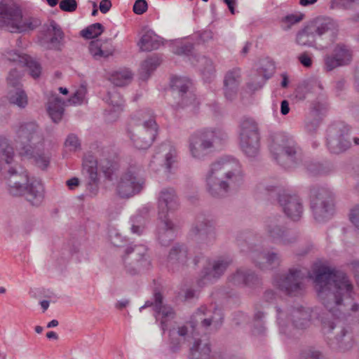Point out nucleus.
I'll use <instances>...</instances> for the list:
<instances>
[{
  "label": "nucleus",
  "instance_id": "nucleus-20",
  "mask_svg": "<svg viewBox=\"0 0 359 359\" xmlns=\"http://www.w3.org/2000/svg\"><path fill=\"white\" fill-rule=\"evenodd\" d=\"M348 129L342 125L332 126L327 130V145L333 154H340L351 147V142L346 137Z\"/></svg>",
  "mask_w": 359,
  "mask_h": 359
},
{
  "label": "nucleus",
  "instance_id": "nucleus-14",
  "mask_svg": "<svg viewBox=\"0 0 359 359\" xmlns=\"http://www.w3.org/2000/svg\"><path fill=\"white\" fill-rule=\"evenodd\" d=\"M259 140L257 123L252 118H243L240 123L239 145L246 156L255 158L259 154Z\"/></svg>",
  "mask_w": 359,
  "mask_h": 359
},
{
  "label": "nucleus",
  "instance_id": "nucleus-11",
  "mask_svg": "<svg viewBox=\"0 0 359 359\" xmlns=\"http://www.w3.org/2000/svg\"><path fill=\"white\" fill-rule=\"evenodd\" d=\"M310 206L316 221L323 222L330 218L335 210V198L327 187L316 186L310 190Z\"/></svg>",
  "mask_w": 359,
  "mask_h": 359
},
{
  "label": "nucleus",
  "instance_id": "nucleus-57",
  "mask_svg": "<svg viewBox=\"0 0 359 359\" xmlns=\"http://www.w3.org/2000/svg\"><path fill=\"white\" fill-rule=\"evenodd\" d=\"M349 217L351 222L359 229V205H355L351 210Z\"/></svg>",
  "mask_w": 359,
  "mask_h": 359
},
{
  "label": "nucleus",
  "instance_id": "nucleus-15",
  "mask_svg": "<svg viewBox=\"0 0 359 359\" xmlns=\"http://www.w3.org/2000/svg\"><path fill=\"white\" fill-rule=\"evenodd\" d=\"M123 257L125 270L127 273L135 276L150 269L151 263L144 245L128 247Z\"/></svg>",
  "mask_w": 359,
  "mask_h": 359
},
{
  "label": "nucleus",
  "instance_id": "nucleus-3",
  "mask_svg": "<svg viewBox=\"0 0 359 359\" xmlns=\"http://www.w3.org/2000/svg\"><path fill=\"white\" fill-rule=\"evenodd\" d=\"M337 34L338 25L334 20L318 17L297 32L296 42L302 46L313 47L318 44L327 48L335 41Z\"/></svg>",
  "mask_w": 359,
  "mask_h": 359
},
{
  "label": "nucleus",
  "instance_id": "nucleus-36",
  "mask_svg": "<svg viewBox=\"0 0 359 359\" xmlns=\"http://www.w3.org/2000/svg\"><path fill=\"white\" fill-rule=\"evenodd\" d=\"M41 144H36L31 147V155H20L22 157L31 159L36 166L44 170L46 169L50 163L51 155L48 151L41 150Z\"/></svg>",
  "mask_w": 359,
  "mask_h": 359
},
{
  "label": "nucleus",
  "instance_id": "nucleus-49",
  "mask_svg": "<svg viewBox=\"0 0 359 359\" xmlns=\"http://www.w3.org/2000/svg\"><path fill=\"white\" fill-rule=\"evenodd\" d=\"M20 79V73L16 69L11 70L7 77V83L9 89H16L18 88H22Z\"/></svg>",
  "mask_w": 359,
  "mask_h": 359
},
{
  "label": "nucleus",
  "instance_id": "nucleus-35",
  "mask_svg": "<svg viewBox=\"0 0 359 359\" xmlns=\"http://www.w3.org/2000/svg\"><path fill=\"white\" fill-rule=\"evenodd\" d=\"M229 282L236 286L251 287L258 282V278L249 269H239L229 276Z\"/></svg>",
  "mask_w": 359,
  "mask_h": 359
},
{
  "label": "nucleus",
  "instance_id": "nucleus-41",
  "mask_svg": "<svg viewBox=\"0 0 359 359\" xmlns=\"http://www.w3.org/2000/svg\"><path fill=\"white\" fill-rule=\"evenodd\" d=\"M196 62L194 65L201 74L207 79L210 78L215 71L212 60L205 56H201L196 60Z\"/></svg>",
  "mask_w": 359,
  "mask_h": 359
},
{
  "label": "nucleus",
  "instance_id": "nucleus-59",
  "mask_svg": "<svg viewBox=\"0 0 359 359\" xmlns=\"http://www.w3.org/2000/svg\"><path fill=\"white\" fill-rule=\"evenodd\" d=\"M307 169L313 175H323L326 173V172L322 168V165L319 163L309 165Z\"/></svg>",
  "mask_w": 359,
  "mask_h": 359
},
{
  "label": "nucleus",
  "instance_id": "nucleus-17",
  "mask_svg": "<svg viewBox=\"0 0 359 359\" xmlns=\"http://www.w3.org/2000/svg\"><path fill=\"white\" fill-rule=\"evenodd\" d=\"M65 34L61 27L54 20L44 25L39 37V45L47 50H61Z\"/></svg>",
  "mask_w": 359,
  "mask_h": 359
},
{
  "label": "nucleus",
  "instance_id": "nucleus-28",
  "mask_svg": "<svg viewBox=\"0 0 359 359\" xmlns=\"http://www.w3.org/2000/svg\"><path fill=\"white\" fill-rule=\"evenodd\" d=\"M249 257L262 270L273 269L280 263V257L275 252H266L258 249H252L249 252Z\"/></svg>",
  "mask_w": 359,
  "mask_h": 359
},
{
  "label": "nucleus",
  "instance_id": "nucleus-8",
  "mask_svg": "<svg viewBox=\"0 0 359 359\" xmlns=\"http://www.w3.org/2000/svg\"><path fill=\"white\" fill-rule=\"evenodd\" d=\"M226 138L221 129L205 128L194 132L189 137V151L192 158L203 160Z\"/></svg>",
  "mask_w": 359,
  "mask_h": 359
},
{
  "label": "nucleus",
  "instance_id": "nucleus-38",
  "mask_svg": "<svg viewBox=\"0 0 359 359\" xmlns=\"http://www.w3.org/2000/svg\"><path fill=\"white\" fill-rule=\"evenodd\" d=\"M160 45L158 37L152 31L145 32L138 42V46L142 51L156 50Z\"/></svg>",
  "mask_w": 359,
  "mask_h": 359
},
{
  "label": "nucleus",
  "instance_id": "nucleus-18",
  "mask_svg": "<svg viewBox=\"0 0 359 359\" xmlns=\"http://www.w3.org/2000/svg\"><path fill=\"white\" fill-rule=\"evenodd\" d=\"M280 219V217L269 218L264 226L265 233L272 243L277 245H288L294 243L297 240V237L282 225Z\"/></svg>",
  "mask_w": 359,
  "mask_h": 359
},
{
  "label": "nucleus",
  "instance_id": "nucleus-62",
  "mask_svg": "<svg viewBox=\"0 0 359 359\" xmlns=\"http://www.w3.org/2000/svg\"><path fill=\"white\" fill-rule=\"evenodd\" d=\"M177 334L179 336L184 337V340H187L189 337V334H191L193 335L192 332H191L187 326H182L178 328ZM194 337V336H191Z\"/></svg>",
  "mask_w": 359,
  "mask_h": 359
},
{
  "label": "nucleus",
  "instance_id": "nucleus-30",
  "mask_svg": "<svg viewBox=\"0 0 359 359\" xmlns=\"http://www.w3.org/2000/svg\"><path fill=\"white\" fill-rule=\"evenodd\" d=\"M196 322L201 321V325L208 327L210 325H213L215 327L219 326L223 319L222 313L218 309L214 308L212 311L207 309L206 306H201L194 315Z\"/></svg>",
  "mask_w": 359,
  "mask_h": 359
},
{
  "label": "nucleus",
  "instance_id": "nucleus-61",
  "mask_svg": "<svg viewBox=\"0 0 359 359\" xmlns=\"http://www.w3.org/2000/svg\"><path fill=\"white\" fill-rule=\"evenodd\" d=\"M318 126H319V120L316 119L313 121L306 123V130L309 133L313 134L317 130Z\"/></svg>",
  "mask_w": 359,
  "mask_h": 359
},
{
  "label": "nucleus",
  "instance_id": "nucleus-9",
  "mask_svg": "<svg viewBox=\"0 0 359 359\" xmlns=\"http://www.w3.org/2000/svg\"><path fill=\"white\" fill-rule=\"evenodd\" d=\"M41 24V20L37 17L23 18L20 8L15 5L6 7L0 13V28H5L12 33L32 31Z\"/></svg>",
  "mask_w": 359,
  "mask_h": 359
},
{
  "label": "nucleus",
  "instance_id": "nucleus-50",
  "mask_svg": "<svg viewBox=\"0 0 359 359\" xmlns=\"http://www.w3.org/2000/svg\"><path fill=\"white\" fill-rule=\"evenodd\" d=\"M28 57L29 56L27 55H22L20 54L18 52L14 50L7 51L5 54V57L8 61L19 62L22 64H24L26 60H27Z\"/></svg>",
  "mask_w": 359,
  "mask_h": 359
},
{
  "label": "nucleus",
  "instance_id": "nucleus-42",
  "mask_svg": "<svg viewBox=\"0 0 359 359\" xmlns=\"http://www.w3.org/2000/svg\"><path fill=\"white\" fill-rule=\"evenodd\" d=\"M160 60L156 56H153L145 60L141 65V75L144 79L149 78L150 74L160 65Z\"/></svg>",
  "mask_w": 359,
  "mask_h": 359
},
{
  "label": "nucleus",
  "instance_id": "nucleus-10",
  "mask_svg": "<svg viewBox=\"0 0 359 359\" xmlns=\"http://www.w3.org/2000/svg\"><path fill=\"white\" fill-rule=\"evenodd\" d=\"M14 142L20 155H31V147L41 144L43 137L38 124L33 121H21L12 128Z\"/></svg>",
  "mask_w": 359,
  "mask_h": 359
},
{
  "label": "nucleus",
  "instance_id": "nucleus-23",
  "mask_svg": "<svg viewBox=\"0 0 359 359\" xmlns=\"http://www.w3.org/2000/svg\"><path fill=\"white\" fill-rule=\"evenodd\" d=\"M231 263V259L227 257H220L208 262V266L202 271L201 278L198 285L203 286L208 283L219 278Z\"/></svg>",
  "mask_w": 359,
  "mask_h": 359
},
{
  "label": "nucleus",
  "instance_id": "nucleus-2",
  "mask_svg": "<svg viewBox=\"0 0 359 359\" xmlns=\"http://www.w3.org/2000/svg\"><path fill=\"white\" fill-rule=\"evenodd\" d=\"M203 180L207 193L213 198H221L243 185L244 173L238 160L225 156L210 165Z\"/></svg>",
  "mask_w": 359,
  "mask_h": 359
},
{
  "label": "nucleus",
  "instance_id": "nucleus-56",
  "mask_svg": "<svg viewBox=\"0 0 359 359\" xmlns=\"http://www.w3.org/2000/svg\"><path fill=\"white\" fill-rule=\"evenodd\" d=\"M147 3L145 0H137L133 6V11L137 15H142L147 10Z\"/></svg>",
  "mask_w": 359,
  "mask_h": 359
},
{
  "label": "nucleus",
  "instance_id": "nucleus-29",
  "mask_svg": "<svg viewBox=\"0 0 359 359\" xmlns=\"http://www.w3.org/2000/svg\"><path fill=\"white\" fill-rule=\"evenodd\" d=\"M189 259L188 248L182 244H175L169 251L166 264L172 270H179L187 265Z\"/></svg>",
  "mask_w": 359,
  "mask_h": 359
},
{
  "label": "nucleus",
  "instance_id": "nucleus-64",
  "mask_svg": "<svg viewBox=\"0 0 359 359\" xmlns=\"http://www.w3.org/2000/svg\"><path fill=\"white\" fill-rule=\"evenodd\" d=\"M357 0H335V2L344 8H349Z\"/></svg>",
  "mask_w": 359,
  "mask_h": 359
},
{
  "label": "nucleus",
  "instance_id": "nucleus-45",
  "mask_svg": "<svg viewBox=\"0 0 359 359\" xmlns=\"http://www.w3.org/2000/svg\"><path fill=\"white\" fill-rule=\"evenodd\" d=\"M104 30L101 23L96 22L88 26L81 31V35L88 39H94L101 35Z\"/></svg>",
  "mask_w": 359,
  "mask_h": 359
},
{
  "label": "nucleus",
  "instance_id": "nucleus-47",
  "mask_svg": "<svg viewBox=\"0 0 359 359\" xmlns=\"http://www.w3.org/2000/svg\"><path fill=\"white\" fill-rule=\"evenodd\" d=\"M25 65L27 67L29 71V74L34 79H37L40 76L41 74V65L32 60L29 56L27 57V60L24 62Z\"/></svg>",
  "mask_w": 359,
  "mask_h": 359
},
{
  "label": "nucleus",
  "instance_id": "nucleus-12",
  "mask_svg": "<svg viewBox=\"0 0 359 359\" xmlns=\"http://www.w3.org/2000/svg\"><path fill=\"white\" fill-rule=\"evenodd\" d=\"M277 322L281 333L291 335L292 330H304L310 325L311 311L302 306L281 309L276 307Z\"/></svg>",
  "mask_w": 359,
  "mask_h": 359
},
{
  "label": "nucleus",
  "instance_id": "nucleus-16",
  "mask_svg": "<svg viewBox=\"0 0 359 359\" xmlns=\"http://www.w3.org/2000/svg\"><path fill=\"white\" fill-rule=\"evenodd\" d=\"M190 236L202 246L212 245L217 238L215 220L208 216H198L190 229Z\"/></svg>",
  "mask_w": 359,
  "mask_h": 359
},
{
  "label": "nucleus",
  "instance_id": "nucleus-1",
  "mask_svg": "<svg viewBox=\"0 0 359 359\" xmlns=\"http://www.w3.org/2000/svg\"><path fill=\"white\" fill-rule=\"evenodd\" d=\"M314 283L320 300L333 318V320H323L325 332L339 327L340 334L335 337L338 347L343 351L350 349L353 344L352 336L343 325L348 316L351 315L344 313L348 310L347 306H351L350 311L355 316H359L358 304L345 303L352 298L353 285L344 272L327 266L320 267L315 271Z\"/></svg>",
  "mask_w": 359,
  "mask_h": 359
},
{
  "label": "nucleus",
  "instance_id": "nucleus-25",
  "mask_svg": "<svg viewBox=\"0 0 359 359\" xmlns=\"http://www.w3.org/2000/svg\"><path fill=\"white\" fill-rule=\"evenodd\" d=\"M278 203L287 217L294 221L299 220L304 208L301 199L296 195L283 194L279 196Z\"/></svg>",
  "mask_w": 359,
  "mask_h": 359
},
{
  "label": "nucleus",
  "instance_id": "nucleus-53",
  "mask_svg": "<svg viewBox=\"0 0 359 359\" xmlns=\"http://www.w3.org/2000/svg\"><path fill=\"white\" fill-rule=\"evenodd\" d=\"M60 8L66 12H74L77 8L76 0H61L60 2Z\"/></svg>",
  "mask_w": 359,
  "mask_h": 359
},
{
  "label": "nucleus",
  "instance_id": "nucleus-7",
  "mask_svg": "<svg viewBox=\"0 0 359 359\" xmlns=\"http://www.w3.org/2000/svg\"><path fill=\"white\" fill-rule=\"evenodd\" d=\"M8 172L11 176L8 179V191L14 196H25L27 200L33 205H40L43 199V186L41 181L34 180L29 183L26 172L18 173L17 167L9 165Z\"/></svg>",
  "mask_w": 359,
  "mask_h": 359
},
{
  "label": "nucleus",
  "instance_id": "nucleus-19",
  "mask_svg": "<svg viewBox=\"0 0 359 359\" xmlns=\"http://www.w3.org/2000/svg\"><path fill=\"white\" fill-rule=\"evenodd\" d=\"M305 273L297 269H290L288 273L276 278L274 284L279 290L291 296H297L302 293L304 285L303 278Z\"/></svg>",
  "mask_w": 359,
  "mask_h": 359
},
{
  "label": "nucleus",
  "instance_id": "nucleus-46",
  "mask_svg": "<svg viewBox=\"0 0 359 359\" xmlns=\"http://www.w3.org/2000/svg\"><path fill=\"white\" fill-rule=\"evenodd\" d=\"M131 227L130 230L133 234L140 236L145 231L146 222L144 218L141 215H135L130 219Z\"/></svg>",
  "mask_w": 359,
  "mask_h": 359
},
{
  "label": "nucleus",
  "instance_id": "nucleus-39",
  "mask_svg": "<svg viewBox=\"0 0 359 359\" xmlns=\"http://www.w3.org/2000/svg\"><path fill=\"white\" fill-rule=\"evenodd\" d=\"M210 352L208 342L196 340L190 348V357L191 359H209Z\"/></svg>",
  "mask_w": 359,
  "mask_h": 359
},
{
  "label": "nucleus",
  "instance_id": "nucleus-32",
  "mask_svg": "<svg viewBox=\"0 0 359 359\" xmlns=\"http://www.w3.org/2000/svg\"><path fill=\"white\" fill-rule=\"evenodd\" d=\"M158 219L157 238L162 245H168L175 237L177 226L170 218Z\"/></svg>",
  "mask_w": 359,
  "mask_h": 359
},
{
  "label": "nucleus",
  "instance_id": "nucleus-27",
  "mask_svg": "<svg viewBox=\"0 0 359 359\" xmlns=\"http://www.w3.org/2000/svg\"><path fill=\"white\" fill-rule=\"evenodd\" d=\"M154 161L151 162L150 166L155 163L165 166L170 171L172 165L177 161V150L175 146L170 142L162 143L156 149L154 156Z\"/></svg>",
  "mask_w": 359,
  "mask_h": 359
},
{
  "label": "nucleus",
  "instance_id": "nucleus-40",
  "mask_svg": "<svg viewBox=\"0 0 359 359\" xmlns=\"http://www.w3.org/2000/svg\"><path fill=\"white\" fill-rule=\"evenodd\" d=\"M8 99L11 104L20 108H25L28 104L27 95L22 88L9 89Z\"/></svg>",
  "mask_w": 359,
  "mask_h": 359
},
{
  "label": "nucleus",
  "instance_id": "nucleus-22",
  "mask_svg": "<svg viewBox=\"0 0 359 359\" xmlns=\"http://www.w3.org/2000/svg\"><path fill=\"white\" fill-rule=\"evenodd\" d=\"M158 219L169 218L168 214L180 208V200L175 190L164 188L158 196Z\"/></svg>",
  "mask_w": 359,
  "mask_h": 359
},
{
  "label": "nucleus",
  "instance_id": "nucleus-21",
  "mask_svg": "<svg viewBox=\"0 0 359 359\" xmlns=\"http://www.w3.org/2000/svg\"><path fill=\"white\" fill-rule=\"evenodd\" d=\"M151 306L155 312L156 320L160 321L161 330L164 332L168 327L167 322L175 318V311L170 306L163 304V296L160 292H155L154 302H146L144 305L140 308V311Z\"/></svg>",
  "mask_w": 359,
  "mask_h": 359
},
{
  "label": "nucleus",
  "instance_id": "nucleus-51",
  "mask_svg": "<svg viewBox=\"0 0 359 359\" xmlns=\"http://www.w3.org/2000/svg\"><path fill=\"white\" fill-rule=\"evenodd\" d=\"M65 144L71 151H76L81 148L80 141L74 134H70L67 136Z\"/></svg>",
  "mask_w": 359,
  "mask_h": 359
},
{
  "label": "nucleus",
  "instance_id": "nucleus-43",
  "mask_svg": "<svg viewBox=\"0 0 359 359\" xmlns=\"http://www.w3.org/2000/svg\"><path fill=\"white\" fill-rule=\"evenodd\" d=\"M133 74L128 69L116 72L111 75V82L116 86H123L128 84L132 79Z\"/></svg>",
  "mask_w": 359,
  "mask_h": 359
},
{
  "label": "nucleus",
  "instance_id": "nucleus-4",
  "mask_svg": "<svg viewBox=\"0 0 359 359\" xmlns=\"http://www.w3.org/2000/svg\"><path fill=\"white\" fill-rule=\"evenodd\" d=\"M98 166L105 177L111 180L115 170V164L110 158L108 151L104 148H97L94 151H88L85 154L83 159V171L88 178L87 191L91 196H95L99 189Z\"/></svg>",
  "mask_w": 359,
  "mask_h": 359
},
{
  "label": "nucleus",
  "instance_id": "nucleus-6",
  "mask_svg": "<svg viewBox=\"0 0 359 359\" xmlns=\"http://www.w3.org/2000/svg\"><path fill=\"white\" fill-rule=\"evenodd\" d=\"M270 151L280 165L290 168L302 161V151L292 135L278 133L271 136Z\"/></svg>",
  "mask_w": 359,
  "mask_h": 359
},
{
  "label": "nucleus",
  "instance_id": "nucleus-5",
  "mask_svg": "<svg viewBox=\"0 0 359 359\" xmlns=\"http://www.w3.org/2000/svg\"><path fill=\"white\" fill-rule=\"evenodd\" d=\"M158 131L154 116L149 110L138 111L130 120L128 134L138 149H147L153 143Z\"/></svg>",
  "mask_w": 359,
  "mask_h": 359
},
{
  "label": "nucleus",
  "instance_id": "nucleus-13",
  "mask_svg": "<svg viewBox=\"0 0 359 359\" xmlns=\"http://www.w3.org/2000/svg\"><path fill=\"white\" fill-rule=\"evenodd\" d=\"M142 167L136 164L130 165L121 175L116 184V193L121 198H130L142 191L145 180L142 175Z\"/></svg>",
  "mask_w": 359,
  "mask_h": 359
},
{
  "label": "nucleus",
  "instance_id": "nucleus-26",
  "mask_svg": "<svg viewBox=\"0 0 359 359\" xmlns=\"http://www.w3.org/2000/svg\"><path fill=\"white\" fill-rule=\"evenodd\" d=\"M191 85V81L185 77H175L171 81L172 90L182 98V107L192 105L195 108L198 104L195 95L191 93L185 96Z\"/></svg>",
  "mask_w": 359,
  "mask_h": 359
},
{
  "label": "nucleus",
  "instance_id": "nucleus-31",
  "mask_svg": "<svg viewBox=\"0 0 359 359\" xmlns=\"http://www.w3.org/2000/svg\"><path fill=\"white\" fill-rule=\"evenodd\" d=\"M88 48L92 57L97 60L113 55L115 51L111 39L92 41Z\"/></svg>",
  "mask_w": 359,
  "mask_h": 359
},
{
  "label": "nucleus",
  "instance_id": "nucleus-58",
  "mask_svg": "<svg viewBox=\"0 0 359 359\" xmlns=\"http://www.w3.org/2000/svg\"><path fill=\"white\" fill-rule=\"evenodd\" d=\"M10 116L8 107L6 102L4 100L0 101V121L3 122L8 119Z\"/></svg>",
  "mask_w": 359,
  "mask_h": 359
},
{
  "label": "nucleus",
  "instance_id": "nucleus-55",
  "mask_svg": "<svg viewBox=\"0 0 359 359\" xmlns=\"http://www.w3.org/2000/svg\"><path fill=\"white\" fill-rule=\"evenodd\" d=\"M325 103H321L319 102H314L311 105V115L313 117L318 116L322 114L326 110Z\"/></svg>",
  "mask_w": 359,
  "mask_h": 359
},
{
  "label": "nucleus",
  "instance_id": "nucleus-54",
  "mask_svg": "<svg viewBox=\"0 0 359 359\" xmlns=\"http://www.w3.org/2000/svg\"><path fill=\"white\" fill-rule=\"evenodd\" d=\"M322 354L319 351L314 348H309L302 353V359H321Z\"/></svg>",
  "mask_w": 359,
  "mask_h": 359
},
{
  "label": "nucleus",
  "instance_id": "nucleus-37",
  "mask_svg": "<svg viewBox=\"0 0 359 359\" xmlns=\"http://www.w3.org/2000/svg\"><path fill=\"white\" fill-rule=\"evenodd\" d=\"M14 149L6 137L0 138V172L14 161Z\"/></svg>",
  "mask_w": 359,
  "mask_h": 359
},
{
  "label": "nucleus",
  "instance_id": "nucleus-52",
  "mask_svg": "<svg viewBox=\"0 0 359 359\" xmlns=\"http://www.w3.org/2000/svg\"><path fill=\"white\" fill-rule=\"evenodd\" d=\"M304 18V15L299 14H290L286 15L283 19V22L287 24V29H290L292 25L297 24L302 21Z\"/></svg>",
  "mask_w": 359,
  "mask_h": 359
},
{
  "label": "nucleus",
  "instance_id": "nucleus-60",
  "mask_svg": "<svg viewBox=\"0 0 359 359\" xmlns=\"http://www.w3.org/2000/svg\"><path fill=\"white\" fill-rule=\"evenodd\" d=\"M299 60L305 67H310L312 65L311 57L307 53H304L299 56Z\"/></svg>",
  "mask_w": 359,
  "mask_h": 359
},
{
  "label": "nucleus",
  "instance_id": "nucleus-48",
  "mask_svg": "<svg viewBox=\"0 0 359 359\" xmlns=\"http://www.w3.org/2000/svg\"><path fill=\"white\" fill-rule=\"evenodd\" d=\"M87 93L86 87L81 86L67 100L70 104H81L83 102Z\"/></svg>",
  "mask_w": 359,
  "mask_h": 359
},
{
  "label": "nucleus",
  "instance_id": "nucleus-34",
  "mask_svg": "<svg viewBox=\"0 0 359 359\" xmlns=\"http://www.w3.org/2000/svg\"><path fill=\"white\" fill-rule=\"evenodd\" d=\"M241 83V72L238 69L228 72L224 80V90L225 97L232 100L237 93Z\"/></svg>",
  "mask_w": 359,
  "mask_h": 359
},
{
  "label": "nucleus",
  "instance_id": "nucleus-24",
  "mask_svg": "<svg viewBox=\"0 0 359 359\" xmlns=\"http://www.w3.org/2000/svg\"><path fill=\"white\" fill-rule=\"evenodd\" d=\"M353 58L352 51L344 44H337L332 55H327L324 57V69L331 72L334 69L348 65Z\"/></svg>",
  "mask_w": 359,
  "mask_h": 359
},
{
  "label": "nucleus",
  "instance_id": "nucleus-44",
  "mask_svg": "<svg viewBox=\"0 0 359 359\" xmlns=\"http://www.w3.org/2000/svg\"><path fill=\"white\" fill-rule=\"evenodd\" d=\"M106 101L109 105H111L112 110L114 112H119L123 110L124 101L121 94L116 90H113L109 92Z\"/></svg>",
  "mask_w": 359,
  "mask_h": 359
},
{
  "label": "nucleus",
  "instance_id": "nucleus-63",
  "mask_svg": "<svg viewBox=\"0 0 359 359\" xmlns=\"http://www.w3.org/2000/svg\"><path fill=\"white\" fill-rule=\"evenodd\" d=\"M111 7L110 0H102L100 3L99 8L102 13H107Z\"/></svg>",
  "mask_w": 359,
  "mask_h": 359
},
{
  "label": "nucleus",
  "instance_id": "nucleus-33",
  "mask_svg": "<svg viewBox=\"0 0 359 359\" xmlns=\"http://www.w3.org/2000/svg\"><path fill=\"white\" fill-rule=\"evenodd\" d=\"M65 102L55 93H50L47 102L48 113L55 123L62 120Z\"/></svg>",
  "mask_w": 359,
  "mask_h": 359
}]
</instances>
